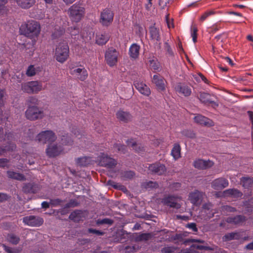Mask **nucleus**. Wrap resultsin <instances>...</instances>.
Returning <instances> with one entry per match:
<instances>
[{"mask_svg":"<svg viewBox=\"0 0 253 253\" xmlns=\"http://www.w3.org/2000/svg\"><path fill=\"white\" fill-rule=\"evenodd\" d=\"M150 66L151 70L159 71L160 70V64L157 61L154 60L150 61Z\"/></svg>","mask_w":253,"mask_h":253,"instance_id":"79ce46f5","label":"nucleus"},{"mask_svg":"<svg viewBox=\"0 0 253 253\" xmlns=\"http://www.w3.org/2000/svg\"><path fill=\"white\" fill-rule=\"evenodd\" d=\"M180 146L178 144H175L171 151V154L175 160L180 157Z\"/></svg>","mask_w":253,"mask_h":253,"instance_id":"c9c22d12","label":"nucleus"},{"mask_svg":"<svg viewBox=\"0 0 253 253\" xmlns=\"http://www.w3.org/2000/svg\"><path fill=\"white\" fill-rule=\"evenodd\" d=\"M7 240L13 245H17L20 241L19 237L13 233L8 234L7 236Z\"/></svg>","mask_w":253,"mask_h":253,"instance_id":"4c0bfd02","label":"nucleus"},{"mask_svg":"<svg viewBox=\"0 0 253 253\" xmlns=\"http://www.w3.org/2000/svg\"><path fill=\"white\" fill-rule=\"evenodd\" d=\"M116 116L118 120L125 123L130 121L132 119L131 115L128 112L123 110L118 111L116 113Z\"/></svg>","mask_w":253,"mask_h":253,"instance_id":"b1692460","label":"nucleus"},{"mask_svg":"<svg viewBox=\"0 0 253 253\" xmlns=\"http://www.w3.org/2000/svg\"><path fill=\"white\" fill-rule=\"evenodd\" d=\"M100 164L107 168H114L117 164V161L104 153H101L98 157Z\"/></svg>","mask_w":253,"mask_h":253,"instance_id":"9d476101","label":"nucleus"},{"mask_svg":"<svg viewBox=\"0 0 253 253\" xmlns=\"http://www.w3.org/2000/svg\"><path fill=\"white\" fill-rule=\"evenodd\" d=\"M194 121L196 123L204 126H211L213 125V122L210 119L201 115H198L194 117Z\"/></svg>","mask_w":253,"mask_h":253,"instance_id":"5701e85b","label":"nucleus"},{"mask_svg":"<svg viewBox=\"0 0 253 253\" xmlns=\"http://www.w3.org/2000/svg\"><path fill=\"white\" fill-rule=\"evenodd\" d=\"M182 134L184 136L190 138H193L195 137V133L190 130H184L182 131Z\"/></svg>","mask_w":253,"mask_h":253,"instance_id":"3c124183","label":"nucleus"},{"mask_svg":"<svg viewBox=\"0 0 253 253\" xmlns=\"http://www.w3.org/2000/svg\"><path fill=\"white\" fill-rule=\"evenodd\" d=\"M152 81L159 89L165 90L164 79L163 77L160 75H154L152 78Z\"/></svg>","mask_w":253,"mask_h":253,"instance_id":"393cba45","label":"nucleus"},{"mask_svg":"<svg viewBox=\"0 0 253 253\" xmlns=\"http://www.w3.org/2000/svg\"><path fill=\"white\" fill-rule=\"evenodd\" d=\"M228 180L224 178H218L211 183V187L215 190H221L228 186Z\"/></svg>","mask_w":253,"mask_h":253,"instance_id":"aec40b11","label":"nucleus"},{"mask_svg":"<svg viewBox=\"0 0 253 253\" xmlns=\"http://www.w3.org/2000/svg\"><path fill=\"white\" fill-rule=\"evenodd\" d=\"M133 85L135 88L141 94L149 96L151 94V90L149 87L142 82L134 81Z\"/></svg>","mask_w":253,"mask_h":253,"instance_id":"dca6fc26","label":"nucleus"},{"mask_svg":"<svg viewBox=\"0 0 253 253\" xmlns=\"http://www.w3.org/2000/svg\"><path fill=\"white\" fill-rule=\"evenodd\" d=\"M114 13L109 8L104 9L101 13L100 22L103 26H108L113 21Z\"/></svg>","mask_w":253,"mask_h":253,"instance_id":"1a4fd4ad","label":"nucleus"},{"mask_svg":"<svg viewBox=\"0 0 253 253\" xmlns=\"http://www.w3.org/2000/svg\"><path fill=\"white\" fill-rule=\"evenodd\" d=\"M110 35L106 32L96 33L95 37L96 43L100 45L105 44L110 39Z\"/></svg>","mask_w":253,"mask_h":253,"instance_id":"4be33fe9","label":"nucleus"},{"mask_svg":"<svg viewBox=\"0 0 253 253\" xmlns=\"http://www.w3.org/2000/svg\"><path fill=\"white\" fill-rule=\"evenodd\" d=\"M70 73L74 77L82 81L86 80L88 76L87 72L84 67L78 68H73L71 69Z\"/></svg>","mask_w":253,"mask_h":253,"instance_id":"f8f14e48","label":"nucleus"},{"mask_svg":"<svg viewBox=\"0 0 253 253\" xmlns=\"http://www.w3.org/2000/svg\"><path fill=\"white\" fill-rule=\"evenodd\" d=\"M20 30L23 35L32 40V45H35L41 32L40 24L36 21H29Z\"/></svg>","mask_w":253,"mask_h":253,"instance_id":"f257e3e1","label":"nucleus"},{"mask_svg":"<svg viewBox=\"0 0 253 253\" xmlns=\"http://www.w3.org/2000/svg\"><path fill=\"white\" fill-rule=\"evenodd\" d=\"M113 220L109 218H104L102 219H98L97 223L99 224H107L111 225L113 223Z\"/></svg>","mask_w":253,"mask_h":253,"instance_id":"6e6d98bb","label":"nucleus"},{"mask_svg":"<svg viewBox=\"0 0 253 253\" xmlns=\"http://www.w3.org/2000/svg\"><path fill=\"white\" fill-rule=\"evenodd\" d=\"M148 169L151 173L159 175L165 174L167 171L166 166L159 162L150 165Z\"/></svg>","mask_w":253,"mask_h":253,"instance_id":"9b49d317","label":"nucleus"},{"mask_svg":"<svg viewBox=\"0 0 253 253\" xmlns=\"http://www.w3.org/2000/svg\"><path fill=\"white\" fill-rule=\"evenodd\" d=\"M213 163L210 160L205 161L203 159H198L194 162V166L195 168L200 169H205L211 168Z\"/></svg>","mask_w":253,"mask_h":253,"instance_id":"412c9836","label":"nucleus"},{"mask_svg":"<svg viewBox=\"0 0 253 253\" xmlns=\"http://www.w3.org/2000/svg\"><path fill=\"white\" fill-rule=\"evenodd\" d=\"M2 247L3 250L7 253H19L20 252L19 250L16 248H12L11 247L7 246L6 245L3 244Z\"/></svg>","mask_w":253,"mask_h":253,"instance_id":"c03bdc74","label":"nucleus"},{"mask_svg":"<svg viewBox=\"0 0 253 253\" xmlns=\"http://www.w3.org/2000/svg\"><path fill=\"white\" fill-rule=\"evenodd\" d=\"M198 29L196 25H193L191 27V36L194 43L197 42Z\"/></svg>","mask_w":253,"mask_h":253,"instance_id":"a19ab883","label":"nucleus"},{"mask_svg":"<svg viewBox=\"0 0 253 253\" xmlns=\"http://www.w3.org/2000/svg\"><path fill=\"white\" fill-rule=\"evenodd\" d=\"M92 159L90 157L84 156L76 159V163L80 166L86 167L91 163Z\"/></svg>","mask_w":253,"mask_h":253,"instance_id":"cd10ccee","label":"nucleus"},{"mask_svg":"<svg viewBox=\"0 0 253 253\" xmlns=\"http://www.w3.org/2000/svg\"><path fill=\"white\" fill-rule=\"evenodd\" d=\"M247 218L243 215H237L236 216H231L227 217L225 219L226 222L235 225H242Z\"/></svg>","mask_w":253,"mask_h":253,"instance_id":"f3484780","label":"nucleus"},{"mask_svg":"<svg viewBox=\"0 0 253 253\" xmlns=\"http://www.w3.org/2000/svg\"><path fill=\"white\" fill-rule=\"evenodd\" d=\"M152 237L151 233H141L138 235L135 238L137 241H148Z\"/></svg>","mask_w":253,"mask_h":253,"instance_id":"ea45409f","label":"nucleus"},{"mask_svg":"<svg viewBox=\"0 0 253 253\" xmlns=\"http://www.w3.org/2000/svg\"><path fill=\"white\" fill-rule=\"evenodd\" d=\"M114 148L117 149L118 152L125 153L126 151V146L123 144H115L114 145Z\"/></svg>","mask_w":253,"mask_h":253,"instance_id":"de8ad7c7","label":"nucleus"},{"mask_svg":"<svg viewBox=\"0 0 253 253\" xmlns=\"http://www.w3.org/2000/svg\"><path fill=\"white\" fill-rule=\"evenodd\" d=\"M84 8L77 3L72 5L68 10L69 15L71 20L75 22L80 21L84 16Z\"/></svg>","mask_w":253,"mask_h":253,"instance_id":"7ed1b4c3","label":"nucleus"},{"mask_svg":"<svg viewBox=\"0 0 253 253\" xmlns=\"http://www.w3.org/2000/svg\"><path fill=\"white\" fill-rule=\"evenodd\" d=\"M63 151V148L61 145H49L46 149L47 155L50 158L59 155Z\"/></svg>","mask_w":253,"mask_h":253,"instance_id":"4468645a","label":"nucleus"},{"mask_svg":"<svg viewBox=\"0 0 253 253\" xmlns=\"http://www.w3.org/2000/svg\"><path fill=\"white\" fill-rule=\"evenodd\" d=\"M22 90L29 94L38 93L42 89V84L41 82L30 81L22 84L21 85Z\"/></svg>","mask_w":253,"mask_h":253,"instance_id":"20e7f679","label":"nucleus"},{"mask_svg":"<svg viewBox=\"0 0 253 253\" xmlns=\"http://www.w3.org/2000/svg\"><path fill=\"white\" fill-rule=\"evenodd\" d=\"M222 210L224 211L230 212H234L236 211V209L235 208L227 205L223 206Z\"/></svg>","mask_w":253,"mask_h":253,"instance_id":"680f3d73","label":"nucleus"},{"mask_svg":"<svg viewBox=\"0 0 253 253\" xmlns=\"http://www.w3.org/2000/svg\"><path fill=\"white\" fill-rule=\"evenodd\" d=\"M242 186L246 189L253 186V179L250 177H242L241 180Z\"/></svg>","mask_w":253,"mask_h":253,"instance_id":"f704fd0d","label":"nucleus"},{"mask_svg":"<svg viewBox=\"0 0 253 253\" xmlns=\"http://www.w3.org/2000/svg\"><path fill=\"white\" fill-rule=\"evenodd\" d=\"M142 186L147 189H153L157 188L159 187V184L157 182L149 181L143 183Z\"/></svg>","mask_w":253,"mask_h":253,"instance_id":"58836bf2","label":"nucleus"},{"mask_svg":"<svg viewBox=\"0 0 253 253\" xmlns=\"http://www.w3.org/2000/svg\"><path fill=\"white\" fill-rule=\"evenodd\" d=\"M69 56V48L67 43H59L56 46L55 50L54 57L56 60L63 63Z\"/></svg>","mask_w":253,"mask_h":253,"instance_id":"f03ea898","label":"nucleus"},{"mask_svg":"<svg viewBox=\"0 0 253 253\" xmlns=\"http://www.w3.org/2000/svg\"><path fill=\"white\" fill-rule=\"evenodd\" d=\"M78 205V203L76 200L72 199L65 205V208H69L71 207H75Z\"/></svg>","mask_w":253,"mask_h":253,"instance_id":"13d9d810","label":"nucleus"},{"mask_svg":"<svg viewBox=\"0 0 253 253\" xmlns=\"http://www.w3.org/2000/svg\"><path fill=\"white\" fill-rule=\"evenodd\" d=\"M7 174L8 177L12 179L20 181H24L26 180L25 176L22 173L16 172L12 170H8Z\"/></svg>","mask_w":253,"mask_h":253,"instance_id":"2f4dec72","label":"nucleus"},{"mask_svg":"<svg viewBox=\"0 0 253 253\" xmlns=\"http://www.w3.org/2000/svg\"><path fill=\"white\" fill-rule=\"evenodd\" d=\"M119 52L114 48H109L106 51L105 59L107 64L111 67L115 65L118 61Z\"/></svg>","mask_w":253,"mask_h":253,"instance_id":"6e6552de","label":"nucleus"},{"mask_svg":"<svg viewBox=\"0 0 253 253\" xmlns=\"http://www.w3.org/2000/svg\"><path fill=\"white\" fill-rule=\"evenodd\" d=\"M61 142L62 144L64 145H72L73 141L70 137L67 134L66 135H63L61 138Z\"/></svg>","mask_w":253,"mask_h":253,"instance_id":"a18cd8bd","label":"nucleus"},{"mask_svg":"<svg viewBox=\"0 0 253 253\" xmlns=\"http://www.w3.org/2000/svg\"><path fill=\"white\" fill-rule=\"evenodd\" d=\"M22 190L25 193H36L38 191V187L36 184L27 183L23 186Z\"/></svg>","mask_w":253,"mask_h":253,"instance_id":"7c9ffc66","label":"nucleus"},{"mask_svg":"<svg viewBox=\"0 0 253 253\" xmlns=\"http://www.w3.org/2000/svg\"><path fill=\"white\" fill-rule=\"evenodd\" d=\"M23 8H29L35 3V0H14Z\"/></svg>","mask_w":253,"mask_h":253,"instance_id":"473e14b6","label":"nucleus"},{"mask_svg":"<svg viewBox=\"0 0 253 253\" xmlns=\"http://www.w3.org/2000/svg\"><path fill=\"white\" fill-rule=\"evenodd\" d=\"M175 250V248L173 247H167L162 249V253H172Z\"/></svg>","mask_w":253,"mask_h":253,"instance_id":"4d7b16f0","label":"nucleus"},{"mask_svg":"<svg viewBox=\"0 0 253 253\" xmlns=\"http://www.w3.org/2000/svg\"><path fill=\"white\" fill-rule=\"evenodd\" d=\"M62 202L63 201L58 198L50 199V204L54 207H56L60 205Z\"/></svg>","mask_w":253,"mask_h":253,"instance_id":"bf43d9fd","label":"nucleus"},{"mask_svg":"<svg viewBox=\"0 0 253 253\" xmlns=\"http://www.w3.org/2000/svg\"><path fill=\"white\" fill-rule=\"evenodd\" d=\"M238 236V235L237 233L232 232L225 235L224 238H225V240L229 241L234 239H237L236 236Z\"/></svg>","mask_w":253,"mask_h":253,"instance_id":"603ef678","label":"nucleus"},{"mask_svg":"<svg viewBox=\"0 0 253 253\" xmlns=\"http://www.w3.org/2000/svg\"><path fill=\"white\" fill-rule=\"evenodd\" d=\"M170 0H160L159 5L162 8L164 9L169 3Z\"/></svg>","mask_w":253,"mask_h":253,"instance_id":"0e129e2a","label":"nucleus"},{"mask_svg":"<svg viewBox=\"0 0 253 253\" xmlns=\"http://www.w3.org/2000/svg\"><path fill=\"white\" fill-rule=\"evenodd\" d=\"M226 196H230L233 198H239L242 196V193L236 189H229L224 192Z\"/></svg>","mask_w":253,"mask_h":253,"instance_id":"72a5a7b5","label":"nucleus"},{"mask_svg":"<svg viewBox=\"0 0 253 253\" xmlns=\"http://www.w3.org/2000/svg\"><path fill=\"white\" fill-rule=\"evenodd\" d=\"M25 116L27 119L35 121L42 119L44 117L43 111L40 110L37 106H30L25 112Z\"/></svg>","mask_w":253,"mask_h":253,"instance_id":"39448f33","label":"nucleus"},{"mask_svg":"<svg viewBox=\"0 0 253 253\" xmlns=\"http://www.w3.org/2000/svg\"><path fill=\"white\" fill-rule=\"evenodd\" d=\"M127 145L131 147L133 150H135L137 153L141 154H143L144 151V148L141 146H138L136 142L133 139L127 140L126 141Z\"/></svg>","mask_w":253,"mask_h":253,"instance_id":"c756f323","label":"nucleus"},{"mask_svg":"<svg viewBox=\"0 0 253 253\" xmlns=\"http://www.w3.org/2000/svg\"><path fill=\"white\" fill-rule=\"evenodd\" d=\"M23 221L25 224L31 226H39L43 222V220L42 218L34 215L24 217Z\"/></svg>","mask_w":253,"mask_h":253,"instance_id":"ddd939ff","label":"nucleus"},{"mask_svg":"<svg viewBox=\"0 0 253 253\" xmlns=\"http://www.w3.org/2000/svg\"><path fill=\"white\" fill-rule=\"evenodd\" d=\"M72 132L76 135V137H78L79 139H81V141H83L84 140V137H83V135L81 133V131L80 130H78L77 128L73 127L72 128Z\"/></svg>","mask_w":253,"mask_h":253,"instance_id":"8fccbe9b","label":"nucleus"},{"mask_svg":"<svg viewBox=\"0 0 253 253\" xmlns=\"http://www.w3.org/2000/svg\"><path fill=\"white\" fill-rule=\"evenodd\" d=\"M186 227L191 229L194 232H197L198 231L196 224L195 223H188L187 224Z\"/></svg>","mask_w":253,"mask_h":253,"instance_id":"69168bd1","label":"nucleus"},{"mask_svg":"<svg viewBox=\"0 0 253 253\" xmlns=\"http://www.w3.org/2000/svg\"><path fill=\"white\" fill-rule=\"evenodd\" d=\"M178 199L180 200L181 197L174 195H168L162 199L161 202L165 206L178 210L181 207L180 204L177 202Z\"/></svg>","mask_w":253,"mask_h":253,"instance_id":"423d86ee","label":"nucleus"},{"mask_svg":"<svg viewBox=\"0 0 253 253\" xmlns=\"http://www.w3.org/2000/svg\"><path fill=\"white\" fill-rule=\"evenodd\" d=\"M135 176V173L132 170H125L121 172V177L123 180L132 179Z\"/></svg>","mask_w":253,"mask_h":253,"instance_id":"e433bc0d","label":"nucleus"},{"mask_svg":"<svg viewBox=\"0 0 253 253\" xmlns=\"http://www.w3.org/2000/svg\"><path fill=\"white\" fill-rule=\"evenodd\" d=\"M223 28V26L221 25V24L219 23H216L215 24L213 25L211 28V31L210 32L211 33H215L217 31H218L220 29H222Z\"/></svg>","mask_w":253,"mask_h":253,"instance_id":"5fc2aeb1","label":"nucleus"},{"mask_svg":"<svg viewBox=\"0 0 253 253\" xmlns=\"http://www.w3.org/2000/svg\"><path fill=\"white\" fill-rule=\"evenodd\" d=\"M149 32L150 39L156 43L161 40L160 30L159 27L155 26V24L149 27Z\"/></svg>","mask_w":253,"mask_h":253,"instance_id":"a211bd4d","label":"nucleus"},{"mask_svg":"<svg viewBox=\"0 0 253 253\" xmlns=\"http://www.w3.org/2000/svg\"><path fill=\"white\" fill-rule=\"evenodd\" d=\"M198 97L202 103L205 104H210L213 107L218 106V104L212 100L211 96L209 93L205 92H200Z\"/></svg>","mask_w":253,"mask_h":253,"instance_id":"6ab92c4d","label":"nucleus"},{"mask_svg":"<svg viewBox=\"0 0 253 253\" xmlns=\"http://www.w3.org/2000/svg\"><path fill=\"white\" fill-rule=\"evenodd\" d=\"M9 196L8 195L3 193H0V202H3L8 200Z\"/></svg>","mask_w":253,"mask_h":253,"instance_id":"774afa93","label":"nucleus"},{"mask_svg":"<svg viewBox=\"0 0 253 253\" xmlns=\"http://www.w3.org/2000/svg\"><path fill=\"white\" fill-rule=\"evenodd\" d=\"M203 193L198 190L189 193L188 200L194 205L199 206L201 204L203 199Z\"/></svg>","mask_w":253,"mask_h":253,"instance_id":"2eb2a0df","label":"nucleus"},{"mask_svg":"<svg viewBox=\"0 0 253 253\" xmlns=\"http://www.w3.org/2000/svg\"><path fill=\"white\" fill-rule=\"evenodd\" d=\"M176 89L177 91L185 96H188L191 93V88L186 85L180 84L177 86Z\"/></svg>","mask_w":253,"mask_h":253,"instance_id":"c85d7f7f","label":"nucleus"},{"mask_svg":"<svg viewBox=\"0 0 253 253\" xmlns=\"http://www.w3.org/2000/svg\"><path fill=\"white\" fill-rule=\"evenodd\" d=\"M88 233H89L95 234H96L97 235H103V232H102V231H101L100 230H96V229L89 228V229H88Z\"/></svg>","mask_w":253,"mask_h":253,"instance_id":"338daca9","label":"nucleus"},{"mask_svg":"<svg viewBox=\"0 0 253 253\" xmlns=\"http://www.w3.org/2000/svg\"><path fill=\"white\" fill-rule=\"evenodd\" d=\"M84 217V213L81 210H75L69 215V218L75 222H79Z\"/></svg>","mask_w":253,"mask_h":253,"instance_id":"a878e982","label":"nucleus"},{"mask_svg":"<svg viewBox=\"0 0 253 253\" xmlns=\"http://www.w3.org/2000/svg\"><path fill=\"white\" fill-rule=\"evenodd\" d=\"M140 47L136 43L132 44L129 48V55L130 57L133 59L138 58L139 54Z\"/></svg>","mask_w":253,"mask_h":253,"instance_id":"bb28decb","label":"nucleus"},{"mask_svg":"<svg viewBox=\"0 0 253 253\" xmlns=\"http://www.w3.org/2000/svg\"><path fill=\"white\" fill-rule=\"evenodd\" d=\"M69 30L72 37L76 36L80 33V29L78 27H71L69 28Z\"/></svg>","mask_w":253,"mask_h":253,"instance_id":"864d4df0","label":"nucleus"},{"mask_svg":"<svg viewBox=\"0 0 253 253\" xmlns=\"http://www.w3.org/2000/svg\"><path fill=\"white\" fill-rule=\"evenodd\" d=\"M56 139L55 133L51 130L43 131L36 136V140L43 144L46 142H52Z\"/></svg>","mask_w":253,"mask_h":253,"instance_id":"0eeeda50","label":"nucleus"},{"mask_svg":"<svg viewBox=\"0 0 253 253\" xmlns=\"http://www.w3.org/2000/svg\"><path fill=\"white\" fill-rule=\"evenodd\" d=\"M181 187V184L179 182H174L169 185L170 190L172 191H178Z\"/></svg>","mask_w":253,"mask_h":253,"instance_id":"09e8293b","label":"nucleus"},{"mask_svg":"<svg viewBox=\"0 0 253 253\" xmlns=\"http://www.w3.org/2000/svg\"><path fill=\"white\" fill-rule=\"evenodd\" d=\"M5 91L3 89H0V107L4 105L3 97L4 96Z\"/></svg>","mask_w":253,"mask_h":253,"instance_id":"e2e57ef3","label":"nucleus"},{"mask_svg":"<svg viewBox=\"0 0 253 253\" xmlns=\"http://www.w3.org/2000/svg\"><path fill=\"white\" fill-rule=\"evenodd\" d=\"M36 74V69L34 65L29 66L26 71V74L28 77H32Z\"/></svg>","mask_w":253,"mask_h":253,"instance_id":"49530a36","label":"nucleus"},{"mask_svg":"<svg viewBox=\"0 0 253 253\" xmlns=\"http://www.w3.org/2000/svg\"><path fill=\"white\" fill-rule=\"evenodd\" d=\"M7 2V0H0V14H6L7 11L6 7L5 4Z\"/></svg>","mask_w":253,"mask_h":253,"instance_id":"37998d69","label":"nucleus"},{"mask_svg":"<svg viewBox=\"0 0 253 253\" xmlns=\"http://www.w3.org/2000/svg\"><path fill=\"white\" fill-rule=\"evenodd\" d=\"M165 48L169 56H173V52L169 44V43L167 42H165Z\"/></svg>","mask_w":253,"mask_h":253,"instance_id":"052dcab7","label":"nucleus"}]
</instances>
